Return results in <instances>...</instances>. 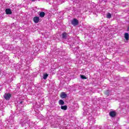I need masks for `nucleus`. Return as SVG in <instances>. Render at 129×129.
Returning a JSON list of instances; mask_svg holds the SVG:
<instances>
[{"label":"nucleus","instance_id":"1","mask_svg":"<svg viewBox=\"0 0 129 129\" xmlns=\"http://www.w3.org/2000/svg\"><path fill=\"white\" fill-rule=\"evenodd\" d=\"M71 23H72V25L73 26H74V27H75V26H77V25H78V24H79V21H78V20H77V19L74 18L72 21Z\"/></svg>","mask_w":129,"mask_h":129},{"label":"nucleus","instance_id":"2","mask_svg":"<svg viewBox=\"0 0 129 129\" xmlns=\"http://www.w3.org/2000/svg\"><path fill=\"white\" fill-rule=\"evenodd\" d=\"M28 122V120H27V118H23L20 121V124H21L22 126H25L26 124H27V123Z\"/></svg>","mask_w":129,"mask_h":129},{"label":"nucleus","instance_id":"3","mask_svg":"<svg viewBox=\"0 0 129 129\" xmlns=\"http://www.w3.org/2000/svg\"><path fill=\"white\" fill-rule=\"evenodd\" d=\"M4 97L6 100H10V99L12 97V95L10 93H7L4 95Z\"/></svg>","mask_w":129,"mask_h":129},{"label":"nucleus","instance_id":"4","mask_svg":"<svg viewBox=\"0 0 129 129\" xmlns=\"http://www.w3.org/2000/svg\"><path fill=\"white\" fill-rule=\"evenodd\" d=\"M39 21H40V18H39V17L36 16L34 17L33 22H34L35 24L39 23Z\"/></svg>","mask_w":129,"mask_h":129},{"label":"nucleus","instance_id":"5","mask_svg":"<svg viewBox=\"0 0 129 129\" xmlns=\"http://www.w3.org/2000/svg\"><path fill=\"white\" fill-rule=\"evenodd\" d=\"M109 115L111 117H114V116L116 115V113L115 112V111H110L109 112Z\"/></svg>","mask_w":129,"mask_h":129},{"label":"nucleus","instance_id":"6","mask_svg":"<svg viewBox=\"0 0 129 129\" xmlns=\"http://www.w3.org/2000/svg\"><path fill=\"white\" fill-rule=\"evenodd\" d=\"M62 125L59 124V127L60 129H68L70 128V125H67V126H63L62 127Z\"/></svg>","mask_w":129,"mask_h":129},{"label":"nucleus","instance_id":"7","mask_svg":"<svg viewBox=\"0 0 129 129\" xmlns=\"http://www.w3.org/2000/svg\"><path fill=\"white\" fill-rule=\"evenodd\" d=\"M60 97L61 98H66L67 97V94H66L64 92H61Z\"/></svg>","mask_w":129,"mask_h":129},{"label":"nucleus","instance_id":"8","mask_svg":"<svg viewBox=\"0 0 129 129\" xmlns=\"http://www.w3.org/2000/svg\"><path fill=\"white\" fill-rule=\"evenodd\" d=\"M6 13L7 15H12V11L11 9H6Z\"/></svg>","mask_w":129,"mask_h":129},{"label":"nucleus","instance_id":"9","mask_svg":"<svg viewBox=\"0 0 129 129\" xmlns=\"http://www.w3.org/2000/svg\"><path fill=\"white\" fill-rule=\"evenodd\" d=\"M39 16L40 17V18H44L45 17L44 12H40Z\"/></svg>","mask_w":129,"mask_h":129},{"label":"nucleus","instance_id":"10","mask_svg":"<svg viewBox=\"0 0 129 129\" xmlns=\"http://www.w3.org/2000/svg\"><path fill=\"white\" fill-rule=\"evenodd\" d=\"M83 109L84 110V114H87V112H88L89 113H90L89 112H88L89 111H88V110L86 109V107L85 106L84 107Z\"/></svg>","mask_w":129,"mask_h":129},{"label":"nucleus","instance_id":"11","mask_svg":"<svg viewBox=\"0 0 129 129\" xmlns=\"http://www.w3.org/2000/svg\"><path fill=\"white\" fill-rule=\"evenodd\" d=\"M124 38H125V40H126V41H127L128 40V33H125L124 34Z\"/></svg>","mask_w":129,"mask_h":129},{"label":"nucleus","instance_id":"12","mask_svg":"<svg viewBox=\"0 0 129 129\" xmlns=\"http://www.w3.org/2000/svg\"><path fill=\"white\" fill-rule=\"evenodd\" d=\"M58 103L59 105H64V101H63L62 100H59Z\"/></svg>","mask_w":129,"mask_h":129},{"label":"nucleus","instance_id":"13","mask_svg":"<svg viewBox=\"0 0 129 129\" xmlns=\"http://www.w3.org/2000/svg\"><path fill=\"white\" fill-rule=\"evenodd\" d=\"M61 109H62L63 110H66L67 109V106H60Z\"/></svg>","mask_w":129,"mask_h":129},{"label":"nucleus","instance_id":"14","mask_svg":"<svg viewBox=\"0 0 129 129\" xmlns=\"http://www.w3.org/2000/svg\"><path fill=\"white\" fill-rule=\"evenodd\" d=\"M62 37L63 38V39H66L67 37V33H63L62 35Z\"/></svg>","mask_w":129,"mask_h":129},{"label":"nucleus","instance_id":"15","mask_svg":"<svg viewBox=\"0 0 129 129\" xmlns=\"http://www.w3.org/2000/svg\"><path fill=\"white\" fill-rule=\"evenodd\" d=\"M109 93H110V91L109 90H107L105 92V95L107 96L109 95Z\"/></svg>","mask_w":129,"mask_h":129},{"label":"nucleus","instance_id":"16","mask_svg":"<svg viewBox=\"0 0 129 129\" xmlns=\"http://www.w3.org/2000/svg\"><path fill=\"white\" fill-rule=\"evenodd\" d=\"M17 110H19V113H22V111H23V108H22V109H21V108L20 107H17Z\"/></svg>","mask_w":129,"mask_h":129},{"label":"nucleus","instance_id":"17","mask_svg":"<svg viewBox=\"0 0 129 129\" xmlns=\"http://www.w3.org/2000/svg\"><path fill=\"white\" fill-rule=\"evenodd\" d=\"M107 19H110V18H111V14H110V13H108L107 14Z\"/></svg>","mask_w":129,"mask_h":129},{"label":"nucleus","instance_id":"18","mask_svg":"<svg viewBox=\"0 0 129 129\" xmlns=\"http://www.w3.org/2000/svg\"><path fill=\"white\" fill-rule=\"evenodd\" d=\"M48 74H45L43 75V79L46 80L47 79V77H48Z\"/></svg>","mask_w":129,"mask_h":129},{"label":"nucleus","instance_id":"19","mask_svg":"<svg viewBox=\"0 0 129 129\" xmlns=\"http://www.w3.org/2000/svg\"><path fill=\"white\" fill-rule=\"evenodd\" d=\"M81 78H82V79H87L86 76L83 75H81Z\"/></svg>","mask_w":129,"mask_h":129},{"label":"nucleus","instance_id":"20","mask_svg":"<svg viewBox=\"0 0 129 129\" xmlns=\"http://www.w3.org/2000/svg\"><path fill=\"white\" fill-rule=\"evenodd\" d=\"M23 102V101H19L17 102V103H18V104H22V103Z\"/></svg>","mask_w":129,"mask_h":129}]
</instances>
